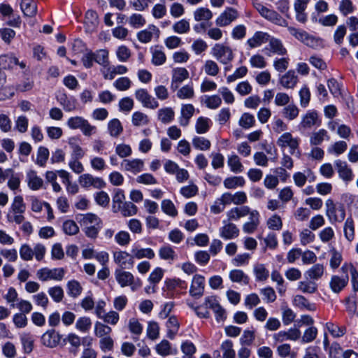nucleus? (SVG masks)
<instances>
[{"instance_id": "nucleus-1", "label": "nucleus", "mask_w": 358, "mask_h": 358, "mask_svg": "<svg viewBox=\"0 0 358 358\" xmlns=\"http://www.w3.org/2000/svg\"><path fill=\"white\" fill-rule=\"evenodd\" d=\"M252 5L262 17L276 25L287 27L288 31L292 36L303 43L306 34H308L306 31L296 29L294 27H289L288 22L277 11L269 9L257 0H253Z\"/></svg>"}, {"instance_id": "nucleus-2", "label": "nucleus", "mask_w": 358, "mask_h": 358, "mask_svg": "<svg viewBox=\"0 0 358 358\" xmlns=\"http://www.w3.org/2000/svg\"><path fill=\"white\" fill-rule=\"evenodd\" d=\"M325 215L331 223L342 222L345 217V209L343 204L329 198L325 201Z\"/></svg>"}, {"instance_id": "nucleus-3", "label": "nucleus", "mask_w": 358, "mask_h": 358, "mask_svg": "<svg viewBox=\"0 0 358 358\" xmlns=\"http://www.w3.org/2000/svg\"><path fill=\"white\" fill-rule=\"evenodd\" d=\"M66 125L71 129H80L85 136H91L97 131L96 127L82 116L76 115L69 117L66 121Z\"/></svg>"}, {"instance_id": "nucleus-4", "label": "nucleus", "mask_w": 358, "mask_h": 358, "mask_svg": "<svg viewBox=\"0 0 358 358\" xmlns=\"http://www.w3.org/2000/svg\"><path fill=\"white\" fill-rule=\"evenodd\" d=\"M115 280L122 287L129 286L132 291H136L142 286V282L138 278L122 269H117L115 272Z\"/></svg>"}, {"instance_id": "nucleus-5", "label": "nucleus", "mask_w": 358, "mask_h": 358, "mask_svg": "<svg viewBox=\"0 0 358 358\" xmlns=\"http://www.w3.org/2000/svg\"><path fill=\"white\" fill-rule=\"evenodd\" d=\"M212 55L221 64H228L234 59L232 49L222 43H216L211 50Z\"/></svg>"}, {"instance_id": "nucleus-6", "label": "nucleus", "mask_w": 358, "mask_h": 358, "mask_svg": "<svg viewBox=\"0 0 358 358\" xmlns=\"http://www.w3.org/2000/svg\"><path fill=\"white\" fill-rule=\"evenodd\" d=\"M66 271L64 268H42L37 271V278L43 282L48 280L61 281L64 278Z\"/></svg>"}, {"instance_id": "nucleus-7", "label": "nucleus", "mask_w": 358, "mask_h": 358, "mask_svg": "<svg viewBox=\"0 0 358 358\" xmlns=\"http://www.w3.org/2000/svg\"><path fill=\"white\" fill-rule=\"evenodd\" d=\"M321 120L318 112L315 110H309L301 117L299 127L303 129H310L314 127H319Z\"/></svg>"}, {"instance_id": "nucleus-8", "label": "nucleus", "mask_w": 358, "mask_h": 358, "mask_svg": "<svg viewBox=\"0 0 358 358\" xmlns=\"http://www.w3.org/2000/svg\"><path fill=\"white\" fill-rule=\"evenodd\" d=\"M299 138H294L289 132L282 134L277 140V145L285 148L288 147L290 150V153L294 155L299 145Z\"/></svg>"}, {"instance_id": "nucleus-9", "label": "nucleus", "mask_w": 358, "mask_h": 358, "mask_svg": "<svg viewBox=\"0 0 358 358\" xmlns=\"http://www.w3.org/2000/svg\"><path fill=\"white\" fill-rule=\"evenodd\" d=\"M135 97L141 103L143 107L150 109H155L159 107L158 101L145 89L137 90L135 92Z\"/></svg>"}, {"instance_id": "nucleus-10", "label": "nucleus", "mask_w": 358, "mask_h": 358, "mask_svg": "<svg viewBox=\"0 0 358 358\" xmlns=\"http://www.w3.org/2000/svg\"><path fill=\"white\" fill-rule=\"evenodd\" d=\"M238 17L236 9L229 7L227 8L216 19L215 24L217 27H224L229 25Z\"/></svg>"}, {"instance_id": "nucleus-11", "label": "nucleus", "mask_w": 358, "mask_h": 358, "mask_svg": "<svg viewBox=\"0 0 358 358\" xmlns=\"http://www.w3.org/2000/svg\"><path fill=\"white\" fill-rule=\"evenodd\" d=\"M205 287V278L200 274H195L193 276L189 294L195 298H200L203 296Z\"/></svg>"}, {"instance_id": "nucleus-12", "label": "nucleus", "mask_w": 358, "mask_h": 358, "mask_svg": "<svg viewBox=\"0 0 358 358\" xmlns=\"http://www.w3.org/2000/svg\"><path fill=\"white\" fill-rule=\"evenodd\" d=\"M120 166L122 170L136 175L143 170L144 162L141 159H124Z\"/></svg>"}, {"instance_id": "nucleus-13", "label": "nucleus", "mask_w": 358, "mask_h": 358, "mask_svg": "<svg viewBox=\"0 0 358 358\" xmlns=\"http://www.w3.org/2000/svg\"><path fill=\"white\" fill-rule=\"evenodd\" d=\"M310 0H294V9L296 14V20L305 24L308 21V14L306 10Z\"/></svg>"}, {"instance_id": "nucleus-14", "label": "nucleus", "mask_w": 358, "mask_h": 358, "mask_svg": "<svg viewBox=\"0 0 358 358\" xmlns=\"http://www.w3.org/2000/svg\"><path fill=\"white\" fill-rule=\"evenodd\" d=\"M266 49L268 50V56H271L273 55L286 56L287 55V50L284 46L282 41L274 37L270 38Z\"/></svg>"}, {"instance_id": "nucleus-15", "label": "nucleus", "mask_w": 358, "mask_h": 358, "mask_svg": "<svg viewBox=\"0 0 358 358\" xmlns=\"http://www.w3.org/2000/svg\"><path fill=\"white\" fill-rule=\"evenodd\" d=\"M114 262L122 268H129L134 264L133 255L126 251H118L113 253Z\"/></svg>"}, {"instance_id": "nucleus-16", "label": "nucleus", "mask_w": 358, "mask_h": 358, "mask_svg": "<svg viewBox=\"0 0 358 358\" xmlns=\"http://www.w3.org/2000/svg\"><path fill=\"white\" fill-rule=\"evenodd\" d=\"M204 305L206 308L212 309L215 314L216 320L220 322L226 319L225 310L217 303L215 299L213 297H206Z\"/></svg>"}, {"instance_id": "nucleus-17", "label": "nucleus", "mask_w": 358, "mask_h": 358, "mask_svg": "<svg viewBox=\"0 0 358 358\" xmlns=\"http://www.w3.org/2000/svg\"><path fill=\"white\" fill-rule=\"evenodd\" d=\"M335 167L339 175V177L345 182L352 180L354 174L352 170L345 161L337 159L334 162Z\"/></svg>"}, {"instance_id": "nucleus-18", "label": "nucleus", "mask_w": 358, "mask_h": 358, "mask_svg": "<svg viewBox=\"0 0 358 358\" xmlns=\"http://www.w3.org/2000/svg\"><path fill=\"white\" fill-rule=\"evenodd\" d=\"M62 336L55 329L48 330L41 337L42 344L48 348L57 347L61 341Z\"/></svg>"}, {"instance_id": "nucleus-19", "label": "nucleus", "mask_w": 358, "mask_h": 358, "mask_svg": "<svg viewBox=\"0 0 358 358\" xmlns=\"http://www.w3.org/2000/svg\"><path fill=\"white\" fill-rule=\"evenodd\" d=\"M189 78V72L185 68H175L172 71L171 87L176 90L179 85Z\"/></svg>"}, {"instance_id": "nucleus-20", "label": "nucleus", "mask_w": 358, "mask_h": 358, "mask_svg": "<svg viewBox=\"0 0 358 358\" xmlns=\"http://www.w3.org/2000/svg\"><path fill=\"white\" fill-rule=\"evenodd\" d=\"M19 66L20 69L26 68V63L24 61L20 62L17 58L11 55L0 56V68L3 69H10Z\"/></svg>"}, {"instance_id": "nucleus-21", "label": "nucleus", "mask_w": 358, "mask_h": 358, "mask_svg": "<svg viewBox=\"0 0 358 358\" xmlns=\"http://www.w3.org/2000/svg\"><path fill=\"white\" fill-rule=\"evenodd\" d=\"M160 30L155 25H149L148 29L142 30L137 34L138 41L143 43L150 42L154 36L159 38Z\"/></svg>"}, {"instance_id": "nucleus-22", "label": "nucleus", "mask_w": 358, "mask_h": 358, "mask_svg": "<svg viewBox=\"0 0 358 358\" xmlns=\"http://www.w3.org/2000/svg\"><path fill=\"white\" fill-rule=\"evenodd\" d=\"M298 76L294 70H289L279 78V83L286 89H294L298 83Z\"/></svg>"}, {"instance_id": "nucleus-23", "label": "nucleus", "mask_w": 358, "mask_h": 358, "mask_svg": "<svg viewBox=\"0 0 358 358\" xmlns=\"http://www.w3.org/2000/svg\"><path fill=\"white\" fill-rule=\"evenodd\" d=\"M348 281L349 277L348 274L342 277L334 275L331 278L329 286L334 293H339L347 286Z\"/></svg>"}, {"instance_id": "nucleus-24", "label": "nucleus", "mask_w": 358, "mask_h": 358, "mask_svg": "<svg viewBox=\"0 0 358 358\" xmlns=\"http://www.w3.org/2000/svg\"><path fill=\"white\" fill-rule=\"evenodd\" d=\"M325 267L323 264H315L305 272L304 275L307 279L315 282L323 277Z\"/></svg>"}, {"instance_id": "nucleus-25", "label": "nucleus", "mask_w": 358, "mask_h": 358, "mask_svg": "<svg viewBox=\"0 0 358 358\" xmlns=\"http://www.w3.org/2000/svg\"><path fill=\"white\" fill-rule=\"evenodd\" d=\"M76 220L82 227L101 224V220L96 215L93 213L78 215L76 217Z\"/></svg>"}, {"instance_id": "nucleus-26", "label": "nucleus", "mask_w": 358, "mask_h": 358, "mask_svg": "<svg viewBox=\"0 0 358 358\" xmlns=\"http://www.w3.org/2000/svg\"><path fill=\"white\" fill-rule=\"evenodd\" d=\"M270 38V35L266 32L257 31L252 37L248 40V44L251 48H257L268 42Z\"/></svg>"}, {"instance_id": "nucleus-27", "label": "nucleus", "mask_w": 358, "mask_h": 358, "mask_svg": "<svg viewBox=\"0 0 358 358\" xmlns=\"http://www.w3.org/2000/svg\"><path fill=\"white\" fill-rule=\"evenodd\" d=\"M152 53V64L155 66H161L164 64L166 61V56L162 48L159 45H156L151 48Z\"/></svg>"}, {"instance_id": "nucleus-28", "label": "nucleus", "mask_w": 358, "mask_h": 358, "mask_svg": "<svg viewBox=\"0 0 358 358\" xmlns=\"http://www.w3.org/2000/svg\"><path fill=\"white\" fill-rule=\"evenodd\" d=\"M6 83V75L0 70V100L10 98L14 95L13 89L10 87L5 86Z\"/></svg>"}, {"instance_id": "nucleus-29", "label": "nucleus", "mask_w": 358, "mask_h": 358, "mask_svg": "<svg viewBox=\"0 0 358 358\" xmlns=\"http://www.w3.org/2000/svg\"><path fill=\"white\" fill-rule=\"evenodd\" d=\"M20 8L24 16L34 17L37 13V5L34 0H22Z\"/></svg>"}, {"instance_id": "nucleus-30", "label": "nucleus", "mask_w": 358, "mask_h": 358, "mask_svg": "<svg viewBox=\"0 0 358 358\" xmlns=\"http://www.w3.org/2000/svg\"><path fill=\"white\" fill-rule=\"evenodd\" d=\"M195 108L192 104H184L181 108V116L180 117V124L182 127H186L189 122V120L193 116Z\"/></svg>"}, {"instance_id": "nucleus-31", "label": "nucleus", "mask_w": 358, "mask_h": 358, "mask_svg": "<svg viewBox=\"0 0 358 358\" xmlns=\"http://www.w3.org/2000/svg\"><path fill=\"white\" fill-rule=\"evenodd\" d=\"M341 270L345 274L350 273L352 289L355 292L358 291V271L357 268L352 264H344Z\"/></svg>"}, {"instance_id": "nucleus-32", "label": "nucleus", "mask_w": 358, "mask_h": 358, "mask_svg": "<svg viewBox=\"0 0 358 358\" xmlns=\"http://www.w3.org/2000/svg\"><path fill=\"white\" fill-rule=\"evenodd\" d=\"M293 304L301 310L309 311H315L316 310L315 305L310 303L309 301L302 295H296L293 299Z\"/></svg>"}, {"instance_id": "nucleus-33", "label": "nucleus", "mask_w": 358, "mask_h": 358, "mask_svg": "<svg viewBox=\"0 0 358 358\" xmlns=\"http://www.w3.org/2000/svg\"><path fill=\"white\" fill-rule=\"evenodd\" d=\"M27 179L29 187L32 190H38L41 189L43 185L41 178L37 176L34 171H30L27 174Z\"/></svg>"}, {"instance_id": "nucleus-34", "label": "nucleus", "mask_w": 358, "mask_h": 358, "mask_svg": "<svg viewBox=\"0 0 358 358\" xmlns=\"http://www.w3.org/2000/svg\"><path fill=\"white\" fill-rule=\"evenodd\" d=\"M68 143L72 150L71 158L82 159L85 155V151L78 144V139L76 138H70L68 141Z\"/></svg>"}, {"instance_id": "nucleus-35", "label": "nucleus", "mask_w": 358, "mask_h": 358, "mask_svg": "<svg viewBox=\"0 0 358 358\" xmlns=\"http://www.w3.org/2000/svg\"><path fill=\"white\" fill-rule=\"evenodd\" d=\"M329 140V136L327 130L324 129H319L317 131L313 132L310 137V143L312 145H319L324 140Z\"/></svg>"}, {"instance_id": "nucleus-36", "label": "nucleus", "mask_w": 358, "mask_h": 358, "mask_svg": "<svg viewBox=\"0 0 358 358\" xmlns=\"http://www.w3.org/2000/svg\"><path fill=\"white\" fill-rule=\"evenodd\" d=\"M158 120L164 124L171 122L175 117V112L171 107H165L157 111Z\"/></svg>"}, {"instance_id": "nucleus-37", "label": "nucleus", "mask_w": 358, "mask_h": 358, "mask_svg": "<svg viewBox=\"0 0 358 358\" xmlns=\"http://www.w3.org/2000/svg\"><path fill=\"white\" fill-rule=\"evenodd\" d=\"M127 71V68L123 65L109 66L103 72V77L105 79L113 80L116 75L124 74Z\"/></svg>"}, {"instance_id": "nucleus-38", "label": "nucleus", "mask_w": 358, "mask_h": 358, "mask_svg": "<svg viewBox=\"0 0 358 358\" xmlns=\"http://www.w3.org/2000/svg\"><path fill=\"white\" fill-rule=\"evenodd\" d=\"M248 233H252L259 224V214L257 210H248Z\"/></svg>"}, {"instance_id": "nucleus-39", "label": "nucleus", "mask_w": 358, "mask_h": 358, "mask_svg": "<svg viewBox=\"0 0 358 358\" xmlns=\"http://www.w3.org/2000/svg\"><path fill=\"white\" fill-rule=\"evenodd\" d=\"M281 113L284 118L289 121H292L299 116V109L294 103L287 104L283 108Z\"/></svg>"}, {"instance_id": "nucleus-40", "label": "nucleus", "mask_w": 358, "mask_h": 358, "mask_svg": "<svg viewBox=\"0 0 358 358\" xmlns=\"http://www.w3.org/2000/svg\"><path fill=\"white\" fill-rule=\"evenodd\" d=\"M138 211L137 206L132 202H124L120 206H117L116 212H120L124 217H130L136 215Z\"/></svg>"}, {"instance_id": "nucleus-41", "label": "nucleus", "mask_w": 358, "mask_h": 358, "mask_svg": "<svg viewBox=\"0 0 358 358\" xmlns=\"http://www.w3.org/2000/svg\"><path fill=\"white\" fill-rule=\"evenodd\" d=\"M220 236L225 239H231L238 235V229L234 224H227L220 230Z\"/></svg>"}, {"instance_id": "nucleus-42", "label": "nucleus", "mask_w": 358, "mask_h": 358, "mask_svg": "<svg viewBox=\"0 0 358 358\" xmlns=\"http://www.w3.org/2000/svg\"><path fill=\"white\" fill-rule=\"evenodd\" d=\"M108 130L110 136L117 138L123 131V127L120 121L114 118L108 123Z\"/></svg>"}, {"instance_id": "nucleus-43", "label": "nucleus", "mask_w": 358, "mask_h": 358, "mask_svg": "<svg viewBox=\"0 0 358 358\" xmlns=\"http://www.w3.org/2000/svg\"><path fill=\"white\" fill-rule=\"evenodd\" d=\"M276 352L281 358H296L297 352L292 350L288 343H283L277 347Z\"/></svg>"}, {"instance_id": "nucleus-44", "label": "nucleus", "mask_w": 358, "mask_h": 358, "mask_svg": "<svg viewBox=\"0 0 358 358\" xmlns=\"http://www.w3.org/2000/svg\"><path fill=\"white\" fill-rule=\"evenodd\" d=\"M131 253L133 255V258H136L138 259L143 258L152 259L155 256L153 250L151 248H134L131 250Z\"/></svg>"}, {"instance_id": "nucleus-45", "label": "nucleus", "mask_w": 358, "mask_h": 358, "mask_svg": "<svg viewBox=\"0 0 358 358\" xmlns=\"http://www.w3.org/2000/svg\"><path fill=\"white\" fill-rule=\"evenodd\" d=\"M193 15L196 22L208 21L213 17V13L208 8L200 7L194 11Z\"/></svg>"}, {"instance_id": "nucleus-46", "label": "nucleus", "mask_w": 358, "mask_h": 358, "mask_svg": "<svg viewBox=\"0 0 358 358\" xmlns=\"http://www.w3.org/2000/svg\"><path fill=\"white\" fill-rule=\"evenodd\" d=\"M92 320L87 316H83L78 318L76 322V329L81 333H88L92 327Z\"/></svg>"}, {"instance_id": "nucleus-47", "label": "nucleus", "mask_w": 358, "mask_h": 358, "mask_svg": "<svg viewBox=\"0 0 358 358\" xmlns=\"http://www.w3.org/2000/svg\"><path fill=\"white\" fill-rule=\"evenodd\" d=\"M317 287V284L312 280L300 281L298 283V289L303 293L314 294Z\"/></svg>"}, {"instance_id": "nucleus-48", "label": "nucleus", "mask_w": 358, "mask_h": 358, "mask_svg": "<svg viewBox=\"0 0 358 358\" xmlns=\"http://www.w3.org/2000/svg\"><path fill=\"white\" fill-rule=\"evenodd\" d=\"M172 29L176 34H185L190 31V24L187 20L181 19L173 24Z\"/></svg>"}, {"instance_id": "nucleus-49", "label": "nucleus", "mask_w": 358, "mask_h": 358, "mask_svg": "<svg viewBox=\"0 0 358 358\" xmlns=\"http://www.w3.org/2000/svg\"><path fill=\"white\" fill-rule=\"evenodd\" d=\"M179 322L175 316H171L169 318L166 322V327L168 328L167 336L170 339H173L177 334L179 329Z\"/></svg>"}, {"instance_id": "nucleus-50", "label": "nucleus", "mask_w": 358, "mask_h": 358, "mask_svg": "<svg viewBox=\"0 0 358 358\" xmlns=\"http://www.w3.org/2000/svg\"><path fill=\"white\" fill-rule=\"evenodd\" d=\"M26 210V205L23 198L20 195L15 196L10 206L11 213H24Z\"/></svg>"}, {"instance_id": "nucleus-51", "label": "nucleus", "mask_w": 358, "mask_h": 358, "mask_svg": "<svg viewBox=\"0 0 358 358\" xmlns=\"http://www.w3.org/2000/svg\"><path fill=\"white\" fill-rule=\"evenodd\" d=\"M66 286L68 294L73 298L78 297L82 293L83 287L80 282L76 280L69 281Z\"/></svg>"}, {"instance_id": "nucleus-52", "label": "nucleus", "mask_w": 358, "mask_h": 358, "mask_svg": "<svg viewBox=\"0 0 358 358\" xmlns=\"http://www.w3.org/2000/svg\"><path fill=\"white\" fill-rule=\"evenodd\" d=\"M166 287L168 290L173 291L175 289H186L187 283L185 280L180 278L166 279L165 281Z\"/></svg>"}, {"instance_id": "nucleus-53", "label": "nucleus", "mask_w": 358, "mask_h": 358, "mask_svg": "<svg viewBox=\"0 0 358 358\" xmlns=\"http://www.w3.org/2000/svg\"><path fill=\"white\" fill-rule=\"evenodd\" d=\"M325 327L331 335L334 338L341 337L346 333L345 327L338 326L331 322H327Z\"/></svg>"}, {"instance_id": "nucleus-54", "label": "nucleus", "mask_w": 358, "mask_h": 358, "mask_svg": "<svg viewBox=\"0 0 358 358\" xmlns=\"http://www.w3.org/2000/svg\"><path fill=\"white\" fill-rule=\"evenodd\" d=\"M289 57L287 56H282L280 58H275L273 60V66L278 72L282 73L285 71L289 64Z\"/></svg>"}, {"instance_id": "nucleus-55", "label": "nucleus", "mask_w": 358, "mask_h": 358, "mask_svg": "<svg viewBox=\"0 0 358 358\" xmlns=\"http://www.w3.org/2000/svg\"><path fill=\"white\" fill-rule=\"evenodd\" d=\"M318 334L317 329L314 326L307 328L301 337V343H308L313 342Z\"/></svg>"}, {"instance_id": "nucleus-56", "label": "nucleus", "mask_w": 358, "mask_h": 358, "mask_svg": "<svg viewBox=\"0 0 358 358\" xmlns=\"http://www.w3.org/2000/svg\"><path fill=\"white\" fill-rule=\"evenodd\" d=\"M57 171H48L45 174L46 181L52 185V189L55 192H59L62 191L60 185L57 182Z\"/></svg>"}, {"instance_id": "nucleus-57", "label": "nucleus", "mask_w": 358, "mask_h": 358, "mask_svg": "<svg viewBox=\"0 0 358 358\" xmlns=\"http://www.w3.org/2000/svg\"><path fill=\"white\" fill-rule=\"evenodd\" d=\"M131 122L135 127L144 126L148 124L149 117L146 114L136 111L132 115Z\"/></svg>"}, {"instance_id": "nucleus-58", "label": "nucleus", "mask_w": 358, "mask_h": 358, "mask_svg": "<svg viewBox=\"0 0 358 358\" xmlns=\"http://www.w3.org/2000/svg\"><path fill=\"white\" fill-rule=\"evenodd\" d=\"M162 211L171 216V217H176L178 215V210L174 205V203L170 199H164L162 201L161 204Z\"/></svg>"}, {"instance_id": "nucleus-59", "label": "nucleus", "mask_w": 358, "mask_h": 358, "mask_svg": "<svg viewBox=\"0 0 358 358\" xmlns=\"http://www.w3.org/2000/svg\"><path fill=\"white\" fill-rule=\"evenodd\" d=\"M343 229L345 238L349 241H352L355 238V224L352 217L346 219Z\"/></svg>"}, {"instance_id": "nucleus-60", "label": "nucleus", "mask_w": 358, "mask_h": 358, "mask_svg": "<svg viewBox=\"0 0 358 358\" xmlns=\"http://www.w3.org/2000/svg\"><path fill=\"white\" fill-rule=\"evenodd\" d=\"M245 180L241 176L229 177L224 180V185L227 189H234L238 187L243 186Z\"/></svg>"}, {"instance_id": "nucleus-61", "label": "nucleus", "mask_w": 358, "mask_h": 358, "mask_svg": "<svg viewBox=\"0 0 358 358\" xmlns=\"http://www.w3.org/2000/svg\"><path fill=\"white\" fill-rule=\"evenodd\" d=\"M180 99H190L194 96V91L192 85H186L179 89L176 94Z\"/></svg>"}, {"instance_id": "nucleus-62", "label": "nucleus", "mask_w": 358, "mask_h": 358, "mask_svg": "<svg viewBox=\"0 0 358 358\" xmlns=\"http://www.w3.org/2000/svg\"><path fill=\"white\" fill-rule=\"evenodd\" d=\"M210 120L208 117H200L197 119L195 128L198 134H205L210 129Z\"/></svg>"}, {"instance_id": "nucleus-63", "label": "nucleus", "mask_w": 358, "mask_h": 358, "mask_svg": "<svg viewBox=\"0 0 358 358\" xmlns=\"http://www.w3.org/2000/svg\"><path fill=\"white\" fill-rule=\"evenodd\" d=\"M22 344L26 353H30L34 348V338L31 334L24 333L20 336Z\"/></svg>"}, {"instance_id": "nucleus-64", "label": "nucleus", "mask_w": 358, "mask_h": 358, "mask_svg": "<svg viewBox=\"0 0 358 358\" xmlns=\"http://www.w3.org/2000/svg\"><path fill=\"white\" fill-rule=\"evenodd\" d=\"M94 55V61L103 66H108L109 64L108 52L105 49L97 50Z\"/></svg>"}]
</instances>
